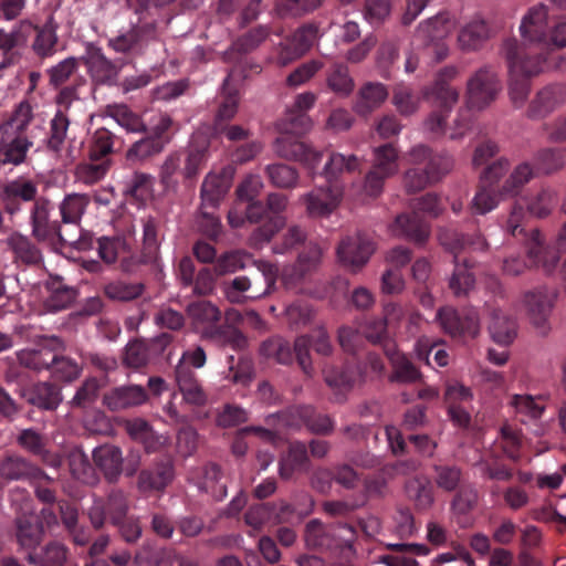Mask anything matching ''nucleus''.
I'll return each mask as SVG.
<instances>
[{
    "mask_svg": "<svg viewBox=\"0 0 566 566\" xmlns=\"http://www.w3.org/2000/svg\"><path fill=\"white\" fill-rule=\"evenodd\" d=\"M148 400L146 389L139 385L119 386L104 395V405L112 411L138 407Z\"/></svg>",
    "mask_w": 566,
    "mask_h": 566,
    "instance_id": "30",
    "label": "nucleus"
},
{
    "mask_svg": "<svg viewBox=\"0 0 566 566\" xmlns=\"http://www.w3.org/2000/svg\"><path fill=\"white\" fill-rule=\"evenodd\" d=\"M551 27L548 25V7L538 3L531 7L523 17L520 31L524 42L517 44L538 52L542 59L547 62V38Z\"/></svg>",
    "mask_w": 566,
    "mask_h": 566,
    "instance_id": "9",
    "label": "nucleus"
},
{
    "mask_svg": "<svg viewBox=\"0 0 566 566\" xmlns=\"http://www.w3.org/2000/svg\"><path fill=\"white\" fill-rule=\"evenodd\" d=\"M343 197L340 184L315 187L311 192L303 196V202L311 217H327L339 205Z\"/></svg>",
    "mask_w": 566,
    "mask_h": 566,
    "instance_id": "21",
    "label": "nucleus"
},
{
    "mask_svg": "<svg viewBox=\"0 0 566 566\" xmlns=\"http://www.w3.org/2000/svg\"><path fill=\"white\" fill-rule=\"evenodd\" d=\"M40 474L41 467L22 454L7 453L0 459V479L7 483L21 481L33 484Z\"/></svg>",
    "mask_w": 566,
    "mask_h": 566,
    "instance_id": "24",
    "label": "nucleus"
},
{
    "mask_svg": "<svg viewBox=\"0 0 566 566\" xmlns=\"http://www.w3.org/2000/svg\"><path fill=\"white\" fill-rule=\"evenodd\" d=\"M83 76L75 77L70 84L60 88L55 103L60 107L49 123V132L42 140L45 151L61 161L64 166L71 165L80 157L81 149L75 140L69 137L71 120L66 114L74 101L80 99L78 88L84 84Z\"/></svg>",
    "mask_w": 566,
    "mask_h": 566,
    "instance_id": "1",
    "label": "nucleus"
},
{
    "mask_svg": "<svg viewBox=\"0 0 566 566\" xmlns=\"http://www.w3.org/2000/svg\"><path fill=\"white\" fill-rule=\"evenodd\" d=\"M507 169L509 161L499 159L483 170L481 185L472 200V209L475 213L485 214L497 206L499 196L502 195L501 189H496L494 186Z\"/></svg>",
    "mask_w": 566,
    "mask_h": 566,
    "instance_id": "11",
    "label": "nucleus"
},
{
    "mask_svg": "<svg viewBox=\"0 0 566 566\" xmlns=\"http://www.w3.org/2000/svg\"><path fill=\"white\" fill-rule=\"evenodd\" d=\"M227 370L223 371L224 380L241 387H249L255 377L254 361L247 355L227 357Z\"/></svg>",
    "mask_w": 566,
    "mask_h": 566,
    "instance_id": "43",
    "label": "nucleus"
},
{
    "mask_svg": "<svg viewBox=\"0 0 566 566\" xmlns=\"http://www.w3.org/2000/svg\"><path fill=\"white\" fill-rule=\"evenodd\" d=\"M449 32L450 28L447 14L438 13L419 24L416 31V39L424 46H430L432 43L443 41Z\"/></svg>",
    "mask_w": 566,
    "mask_h": 566,
    "instance_id": "48",
    "label": "nucleus"
},
{
    "mask_svg": "<svg viewBox=\"0 0 566 566\" xmlns=\"http://www.w3.org/2000/svg\"><path fill=\"white\" fill-rule=\"evenodd\" d=\"M528 256L535 265H542L545 273H552L560 259V253L566 251V222L563 224L556 240V247L544 245L543 235L537 229L531 230L527 240Z\"/></svg>",
    "mask_w": 566,
    "mask_h": 566,
    "instance_id": "16",
    "label": "nucleus"
},
{
    "mask_svg": "<svg viewBox=\"0 0 566 566\" xmlns=\"http://www.w3.org/2000/svg\"><path fill=\"white\" fill-rule=\"evenodd\" d=\"M202 337L214 342L219 346H229L234 350L243 349L248 343L243 333L231 325L203 327Z\"/></svg>",
    "mask_w": 566,
    "mask_h": 566,
    "instance_id": "47",
    "label": "nucleus"
},
{
    "mask_svg": "<svg viewBox=\"0 0 566 566\" xmlns=\"http://www.w3.org/2000/svg\"><path fill=\"white\" fill-rule=\"evenodd\" d=\"M163 150L164 147L160 146L159 142L145 135L143 138L132 144L127 149L125 160L130 166L143 164L151 157L160 154Z\"/></svg>",
    "mask_w": 566,
    "mask_h": 566,
    "instance_id": "60",
    "label": "nucleus"
},
{
    "mask_svg": "<svg viewBox=\"0 0 566 566\" xmlns=\"http://www.w3.org/2000/svg\"><path fill=\"white\" fill-rule=\"evenodd\" d=\"M106 115L113 118L120 127L128 133H142L147 130L146 124L140 116L134 113L125 104H111L106 106Z\"/></svg>",
    "mask_w": 566,
    "mask_h": 566,
    "instance_id": "54",
    "label": "nucleus"
},
{
    "mask_svg": "<svg viewBox=\"0 0 566 566\" xmlns=\"http://www.w3.org/2000/svg\"><path fill=\"white\" fill-rule=\"evenodd\" d=\"M398 151L392 144L381 145L374 150V165L365 178L364 189L371 197L378 196L387 178L398 170Z\"/></svg>",
    "mask_w": 566,
    "mask_h": 566,
    "instance_id": "12",
    "label": "nucleus"
},
{
    "mask_svg": "<svg viewBox=\"0 0 566 566\" xmlns=\"http://www.w3.org/2000/svg\"><path fill=\"white\" fill-rule=\"evenodd\" d=\"M326 85L339 97L349 96L354 91L355 82L348 66L345 63H333L326 73Z\"/></svg>",
    "mask_w": 566,
    "mask_h": 566,
    "instance_id": "51",
    "label": "nucleus"
},
{
    "mask_svg": "<svg viewBox=\"0 0 566 566\" xmlns=\"http://www.w3.org/2000/svg\"><path fill=\"white\" fill-rule=\"evenodd\" d=\"M20 396L29 405L42 410H55L62 400L59 387L51 382H38L21 388Z\"/></svg>",
    "mask_w": 566,
    "mask_h": 566,
    "instance_id": "32",
    "label": "nucleus"
},
{
    "mask_svg": "<svg viewBox=\"0 0 566 566\" xmlns=\"http://www.w3.org/2000/svg\"><path fill=\"white\" fill-rule=\"evenodd\" d=\"M17 539L23 548H35L43 534V524L33 513L21 514L15 520Z\"/></svg>",
    "mask_w": 566,
    "mask_h": 566,
    "instance_id": "45",
    "label": "nucleus"
},
{
    "mask_svg": "<svg viewBox=\"0 0 566 566\" xmlns=\"http://www.w3.org/2000/svg\"><path fill=\"white\" fill-rule=\"evenodd\" d=\"M32 147L33 142L27 134L11 129L10 125H0V165L24 164Z\"/></svg>",
    "mask_w": 566,
    "mask_h": 566,
    "instance_id": "19",
    "label": "nucleus"
},
{
    "mask_svg": "<svg viewBox=\"0 0 566 566\" xmlns=\"http://www.w3.org/2000/svg\"><path fill=\"white\" fill-rule=\"evenodd\" d=\"M453 167L451 156L433 157L426 168H410L405 172L403 182L408 192H418L440 181Z\"/></svg>",
    "mask_w": 566,
    "mask_h": 566,
    "instance_id": "17",
    "label": "nucleus"
},
{
    "mask_svg": "<svg viewBox=\"0 0 566 566\" xmlns=\"http://www.w3.org/2000/svg\"><path fill=\"white\" fill-rule=\"evenodd\" d=\"M556 294L547 287H539L527 292L524 302L528 308V313L533 323L537 327H543L553 306Z\"/></svg>",
    "mask_w": 566,
    "mask_h": 566,
    "instance_id": "38",
    "label": "nucleus"
},
{
    "mask_svg": "<svg viewBox=\"0 0 566 566\" xmlns=\"http://www.w3.org/2000/svg\"><path fill=\"white\" fill-rule=\"evenodd\" d=\"M155 21L133 24L128 30L107 40V46L116 53L138 56L145 53L148 45L157 40Z\"/></svg>",
    "mask_w": 566,
    "mask_h": 566,
    "instance_id": "10",
    "label": "nucleus"
},
{
    "mask_svg": "<svg viewBox=\"0 0 566 566\" xmlns=\"http://www.w3.org/2000/svg\"><path fill=\"white\" fill-rule=\"evenodd\" d=\"M318 28L315 24H305L298 28L282 46L279 61L282 65L303 56L317 38Z\"/></svg>",
    "mask_w": 566,
    "mask_h": 566,
    "instance_id": "28",
    "label": "nucleus"
},
{
    "mask_svg": "<svg viewBox=\"0 0 566 566\" xmlns=\"http://www.w3.org/2000/svg\"><path fill=\"white\" fill-rule=\"evenodd\" d=\"M230 187L231 179L227 174H208L200 189L201 205L217 209Z\"/></svg>",
    "mask_w": 566,
    "mask_h": 566,
    "instance_id": "40",
    "label": "nucleus"
},
{
    "mask_svg": "<svg viewBox=\"0 0 566 566\" xmlns=\"http://www.w3.org/2000/svg\"><path fill=\"white\" fill-rule=\"evenodd\" d=\"M325 382L334 389L347 390L350 389L357 379L360 377V371L357 367L346 365L338 369L336 367L323 368Z\"/></svg>",
    "mask_w": 566,
    "mask_h": 566,
    "instance_id": "57",
    "label": "nucleus"
},
{
    "mask_svg": "<svg viewBox=\"0 0 566 566\" xmlns=\"http://www.w3.org/2000/svg\"><path fill=\"white\" fill-rule=\"evenodd\" d=\"M82 60L94 85L112 86L117 83L120 67L101 48L88 45Z\"/></svg>",
    "mask_w": 566,
    "mask_h": 566,
    "instance_id": "20",
    "label": "nucleus"
},
{
    "mask_svg": "<svg viewBox=\"0 0 566 566\" xmlns=\"http://www.w3.org/2000/svg\"><path fill=\"white\" fill-rule=\"evenodd\" d=\"M356 531L348 524L326 528L313 520L306 526V542L310 546L335 559H349L354 554Z\"/></svg>",
    "mask_w": 566,
    "mask_h": 566,
    "instance_id": "3",
    "label": "nucleus"
},
{
    "mask_svg": "<svg viewBox=\"0 0 566 566\" xmlns=\"http://www.w3.org/2000/svg\"><path fill=\"white\" fill-rule=\"evenodd\" d=\"M473 264L468 260L459 258L453 260V271L448 279V287L455 297L468 296L475 286V276L471 271Z\"/></svg>",
    "mask_w": 566,
    "mask_h": 566,
    "instance_id": "42",
    "label": "nucleus"
},
{
    "mask_svg": "<svg viewBox=\"0 0 566 566\" xmlns=\"http://www.w3.org/2000/svg\"><path fill=\"white\" fill-rule=\"evenodd\" d=\"M273 503L274 523H293L301 521L308 515L314 506L313 499L307 494H302L297 504H291L284 500Z\"/></svg>",
    "mask_w": 566,
    "mask_h": 566,
    "instance_id": "41",
    "label": "nucleus"
},
{
    "mask_svg": "<svg viewBox=\"0 0 566 566\" xmlns=\"http://www.w3.org/2000/svg\"><path fill=\"white\" fill-rule=\"evenodd\" d=\"M389 92L385 84L379 82L364 83L354 104V111L360 116H367L379 108L387 99Z\"/></svg>",
    "mask_w": 566,
    "mask_h": 566,
    "instance_id": "36",
    "label": "nucleus"
},
{
    "mask_svg": "<svg viewBox=\"0 0 566 566\" xmlns=\"http://www.w3.org/2000/svg\"><path fill=\"white\" fill-rule=\"evenodd\" d=\"M489 331L495 343L506 346L516 337V322L501 310H493Z\"/></svg>",
    "mask_w": 566,
    "mask_h": 566,
    "instance_id": "52",
    "label": "nucleus"
},
{
    "mask_svg": "<svg viewBox=\"0 0 566 566\" xmlns=\"http://www.w3.org/2000/svg\"><path fill=\"white\" fill-rule=\"evenodd\" d=\"M566 46V15L560 18L549 29L547 38V60L549 61L551 69L562 71L566 67V61L562 55H553L549 53L551 48H565Z\"/></svg>",
    "mask_w": 566,
    "mask_h": 566,
    "instance_id": "56",
    "label": "nucleus"
},
{
    "mask_svg": "<svg viewBox=\"0 0 566 566\" xmlns=\"http://www.w3.org/2000/svg\"><path fill=\"white\" fill-rule=\"evenodd\" d=\"M34 186L31 179L19 176L7 180L0 186V232H7L6 216L13 222L24 210V203L34 197Z\"/></svg>",
    "mask_w": 566,
    "mask_h": 566,
    "instance_id": "7",
    "label": "nucleus"
},
{
    "mask_svg": "<svg viewBox=\"0 0 566 566\" xmlns=\"http://www.w3.org/2000/svg\"><path fill=\"white\" fill-rule=\"evenodd\" d=\"M412 207L411 213H401L396 218L391 230L397 237L422 244L427 241L430 231L420 212L438 217L442 211L441 201L437 195L429 192L418 198Z\"/></svg>",
    "mask_w": 566,
    "mask_h": 566,
    "instance_id": "5",
    "label": "nucleus"
},
{
    "mask_svg": "<svg viewBox=\"0 0 566 566\" xmlns=\"http://www.w3.org/2000/svg\"><path fill=\"white\" fill-rule=\"evenodd\" d=\"M43 342L39 349H23L17 353V358L22 367L33 371L49 370L54 361V350L63 347V342L56 336H40Z\"/></svg>",
    "mask_w": 566,
    "mask_h": 566,
    "instance_id": "25",
    "label": "nucleus"
},
{
    "mask_svg": "<svg viewBox=\"0 0 566 566\" xmlns=\"http://www.w3.org/2000/svg\"><path fill=\"white\" fill-rule=\"evenodd\" d=\"M501 88V81L494 67L481 66L467 81L468 107L476 111L485 109L497 98Z\"/></svg>",
    "mask_w": 566,
    "mask_h": 566,
    "instance_id": "8",
    "label": "nucleus"
},
{
    "mask_svg": "<svg viewBox=\"0 0 566 566\" xmlns=\"http://www.w3.org/2000/svg\"><path fill=\"white\" fill-rule=\"evenodd\" d=\"M274 150L281 158L298 161L308 169L316 168L323 157L321 151L291 135L276 138Z\"/></svg>",
    "mask_w": 566,
    "mask_h": 566,
    "instance_id": "23",
    "label": "nucleus"
},
{
    "mask_svg": "<svg viewBox=\"0 0 566 566\" xmlns=\"http://www.w3.org/2000/svg\"><path fill=\"white\" fill-rule=\"evenodd\" d=\"M431 471L436 486L444 492H454L463 484L464 472L457 463L434 462L431 465Z\"/></svg>",
    "mask_w": 566,
    "mask_h": 566,
    "instance_id": "44",
    "label": "nucleus"
},
{
    "mask_svg": "<svg viewBox=\"0 0 566 566\" xmlns=\"http://www.w3.org/2000/svg\"><path fill=\"white\" fill-rule=\"evenodd\" d=\"M391 102L402 116L415 114L420 106V97L411 86L403 83L395 85Z\"/></svg>",
    "mask_w": 566,
    "mask_h": 566,
    "instance_id": "62",
    "label": "nucleus"
},
{
    "mask_svg": "<svg viewBox=\"0 0 566 566\" xmlns=\"http://www.w3.org/2000/svg\"><path fill=\"white\" fill-rule=\"evenodd\" d=\"M459 75V70L454 65L442 67L436 75L432 84L423 87L422 96L431 101L437 108L451 112L459 101V91L451 86V82Z\"/></svg>",
    "mask_w": 566,
    "mask_h": 566,
    "instance_id": "14",
    "label": "nucleus"
},
{
    "mask_svg": "<svg viewBox=\"0 0 566 566\" xmlns=\"http://www.w3.org/2000/svg\"><path fill=\"white\" fill-rule=\"evenodd\" d=\"M174 465L170 461L159 462L153 469L142 470L137 488L142 493L163 491L174 479Z\"/></svg>",
    "mask_w": 566,
    "mask_h": 566,
    "instance_id": "37",
    "label": "nucleus"
},
{
    "mask_svg": "<svg viewBox=\"0 0 566 566\" xmlns=\"http://www.w3.org/2000/svg\"><path fill=\"white\" fill-rule=\"evenodd\" d=\"M6 244L17 264L38 266L43 262L42 252L36 243L19 231L11 232L6 239Z\"/></svg>",
    "mask_w": 566,
    "mask_h": 566,
    "instance_id": "29",
    "label": "nucleus"
},
{
    "mask_svg": "<svg viewBox=\"0 0 566 566\" xmlns=\"http://www.w3.org/2000/svg\"><path fill=\"white\" fill-rule=\"evenodd\" d=\"M221 480L222 472L220 467L216 463H208L202 469L199 488L214 500L222 501L227 496V486Z\"/></svg>",
    "mask_w": 566,
    "mask_h": 566,
    "instance_id": "55",
    "label": "nucleus"
},
{
    "mask_svg": "<svg viewBox=\"0 0 566 566\" xmlns=\"http://www.w3.org/2000/svg\"><path fill=\"white\" fill-rule=\"evenodd\" d=\"M322 259V249L316 243H308L298 254L296 263L284 269L282 280L285 284L296 283L315 271Z\"/></svg>",
    "mask_w": 566,
    "mask_h": 566,
    "instance_id": "31",
    "label": "nucleus"
},
{
    "mask_svg": "<svg viewBox=\"0 0 566 566\" xmlns=\"http://www.w3.org/2000/svg\"><path fill=\"white\" fill-rule=\"evenodd\" d=\"M385 355L391 366L389 380L399 384H413L422 378L419 368L405 354L397 349L394 342L385 344Z\"/></svg>",
    "mask_w": 566,
    "mask_h": 566,
    "instance_id": "27",
    "label": "nucleus"
},
{
    "mask_svg": "<svg viewBox=\"0 0 566 566\" xmlns=\"http://www.w3.org/2000/svg\"><path fill=\"white\" fill-rule=\"evenodd\" d=\"M310 348L322 356H329L333 353V345L324 327H318L310 335L298 336L294 342L295 358L307 377H312L314 373Z\"/></svg>",
    "mask_w": 566,
    "mask_h": 566,
    "instance_id": "18",
    "label": "nucleus"
},
{
    "mask_svg": "<svg viewBox=\"0 0 566 566\" xmlns=\"http://www.w3.org/2000/svg\"><path fill=\"white\" fill-rule=\"evenodd\" d=\"M90 202L91 198L87 193L72 192L65 195L59 205L61 222L78 226Z\"/></svg>",
    "mask_w": 566,
    "mask_h": 566,
    "instance_id": "49",
    "label": "nucleus"
},
{
    "mask_svg": "<svg viewBox=\"0 0 566 566\" xmlns=\"http://www.w3.org/2000/svg\"><path fill=\"white\" fill-rule=\"evenodd\" d=\"M405 491L418 510H428L434 502V491L431 482L424 476H413L405 484Z\"/></svg>",
    "mask_w": 566,
    "mask_h": 566,
    "instance_id": "50",
    "label": "nucleus"
},
{
    "mask_svg": "<svg viewBox=\"0 0 566 566\" xmlns=\"http://www.w3.org/2000/svg\"><path fill=\"white\" fill-rule=\"evenodd\" d=\"M260 352L263 356L273 358L282 365L291 364L295 357L294 346L292 347L287 340L281 337H273L264 340L261 345Z\"/></svg>",
    "mask_w": 566,
    "mask_h": 566,
    "instance_id": "64",
    "label": "nucleus"
},
{
    "mask_svg": "<svg viewBox=\"0 0 566 566\" xmlns=\"http://www.w3.org/2000/svg\"><path fill=\"white\" fill-rule=\"evenodd\" d=\"M510 75V96L516 107L526 101L531 90V77L549 70L551 65L538 52L517 44L516 39H506L502 44Z\"/></svg>",
    "mask_w": 566,
    "mask_h": 566,
    "instance_id": "2",
    "label": "nucleus"
},
{
    "mask_svg": "<svg viewBox=\"0 0 566 566\" xmlns=\"http://www.w3.org/2000/svg\"><path fill=\"white\" fill-rule=\"evenodd\" d=\"M490 38V27L481 17L476 15L465 23L459 31L458 42L464 51H476Z\"/></svg>",
    "mask_w": 566,
    "mask_h": 566,
    "instance_id": "39",
    "label": "nucleus"
},
{
    "mask_svg": "<svg viewBox=\"0 0 566 566\" xmlns=\"http://www.w3.org/2000/svg\"><path fill=\"white\" fill-rule=\"evenodd\" d=\"M142 223L143 244L140 251V261L145 265L158 266L161 222L158 218L148 216L142 219Z\"/></svg>",
    "mask_w": 566,
    "mask_h": 566,
    "instance_id": "35",
    "label": "nucleus"
},
{
    "mask_svg": "<svg viewBox=\"0 0 566 566\" xmlns=\"http://www.w3.org/2000/svg\"><path fill=\"white\" fill-rule=\"evenodd\" d=\"M359 168V160L355 155L344 156L339 153H332L326 163L323 175L326 184H339V178L345 172H354Z\"/></svg>",
    "mask_w": 566,
    "mask_h": 566,
    "instance_id": "53",
    "label": "nucleus"
},
{
    "mask_svg": "<svg viewBox=\"0 0 566 566\" xmlns=\"http://www.w3.org/2000/svg\"><path fill=\"white\" fill-rule=\"evenodd\" d=\"M374 251V241L369 237L358 233L340 241L337 255L346 266L357 271L368 262Z\"/></svg>",
    "mask_w": 566,
    "mask_h": 566,
    "instance_id": "22",
    "label": "nucleus"
},
{
    "mask_svg": "<svg viewBox=\"0 0 566 566\" xmlns=\"http://www.w3.org/2000/svg\"><path fill=\"white\" fill-rule=\"evenodd\" d=\"M124 140L120 136L106 127L97 128L91 140L90 156L94 160H101L122 149Z\"/></svg>",
    "mask_w": 566,
    "mask_h": 566,
    "instance_id": "46",
    "label": "nucleus"
},
{
    "mask_svg": "<svg viewBox=\"0 0 566 566\" xmlns=\"http://www.w3.org/2000/svg\"><path fill=\"white\" fill-rule=\"evenodd\" d=\"M441 328L453 338H474L480 332V317L475 308L457 311L451 306L438 310L436 315Z\"/></svg>",
    "mask_w": 566,
    "mask_h": 566,
    "instance_id": "13",
    "label": "nucleus"
},
{
    "mask_svg": "<svg viewBox=\"0 0 566 566\" xmlns=\"http://www.w3.org/2000/svg\"><path fill=\"white\" fill-rule=\"evenodd\" d=\"M66 556V547L61 543L52 542L40 554L30 552L27 559L30 564L38 566H63Z\"/></svg>",
    "mask_w": 566,
    "mask_h": 566,
    "instance_id": "61",
    "label": "nucleus"
},
{
    "mask_svg": "<svg viewBox=\"0 0 566 566\" xmlns=\"http://www.w3.org/2000/svg\"><path fill=\"white\" fill-rule=\"evenodd\" d=\"M153 188V177L149 174L134 171L123 182V193L127 199L143 202L149 196Z\"/></svg>",
    "mask_w": 566,
    "mask_h": 566,
    "instance_id": "58",
    "label": "nucleus"
},
{
    "mask_svg": "<svg viewBox=\"0 0 566 566\" xmlns=\"http://www.w3.org/2000/svg\"><path fill=\"white\" fill-rule=\"evenodd\" d=\"M175 376L178 388L187 403L203 406L207 402V394L197 374L191 368L184 364H178L175 368Z\"/></svg>",
    "mask_w": 566,
    "mask_h": 566,
    "instance_id": "33",
    "label": "nucleus"
},
{
    "mask_svg": "<svg viewBox=\"0 0 566 566\" xmlns=\"http://www.w3.org/2000/svg\"><path fill=\"white\" fill-rule=\"evenodd\" d=\"M129 494L122 489L114 488L105 497H94L86 514L92 527L99 531L107 523L111 525L118 524L129 515Z\"/></svg>",
    "mask_w": 566,
    "mask_h": 566,
    "instance_id": "6",
    "label": "nucleus"
},
{
    "mask_svg": "<svg viewBox=\"0 0 566 566\" xmlns=\"http://www.w3.org/2000/svg\"><path fill=\"white\" fill-rule=\"evenodd\" d=\"M565 103L566 87L560 84L547 85L538 91L531 101L527 108V117L532 119L544 118Z\"/></svg>",
    "mask_w": 566,
    "mask_h": 566,
    "instance_id": "26",
    "label": "nucleus"
},
{
    "mask_svg": "<svg viewBox=\"0 0 566 566\" xmlns=\"http://www.w3.org/2000/svg\"><path fill=\"white\" fill-rule=\"evenodd\" d=\"M14 440L20 449L36 458L42 464L53 469L62 465V457L49 449V438L39 429L34 427L19 429Z\"/></svg>",
    "mask_w": 566,
    "mask_h": 566,
    "instance_id": "15",
    "label": "nucleus"
},
{
    "mask_svg": "<svg viewBox=\"0 0 566 566\" xmlns=\"http://www.w3.org/2000/svg\"><path fill=\"white\" fill-rule=\"evenodd\" d=\"M93 460L109 483H115L123 471L122 450L114 444H103L94 449Z\"/></svg>",
    "mask_w": 566,
    "mask_h": 566,
    "instance_id": "34",
    "label": "nucleus"
},
{
    "mask_svg": "<svg viewBox=\"0 0 566 566\" xmlns=\"http://www.w3.org/2000/svg\"><path fill=\"white\" fill-rule=\"evenodd\" d=\"M78 63L75 57H66L53 65L46 73L49 75V84L53 88H59L65 84H70L75 77H80L77 74Z\"/></svg>",
    "mask_w": 566,
    "mask_h": 566,
    "instance_id": "63",
    "label": "nucleus"
},
{
    "mask_svg": "<svg viewBox=\"0 0 566 566\" xmlns=\"http://www.w3.org/2000/svg\"><path fill=\"white\" fill-rule=\"evenodd\" d=\"M31 184L35 189L34 197L27 201V203H32L29 209L31 237L39 243L51 245L72 243L62 234V222L52 218L53 202L44 196H39V187L33 179H31Z\"/></svg>",
    "mask_w": 566,
    "mask_h": 566,
    "instance_id": "4",
    "label": "nucleus"
},
{
    "mask_svg": "<svg viewBox=\"0 0 566 566\" xmlns=\"http://www.w3.org/2000/svg\"><path fill=\"white\" fill-rule=\"evenodd\" d=\"M534 163L538 172L545 175L556 172L566 165V148L554 147L541 149L536 153Z\"/></svg>",
    "mask_w": 566,
    "mask_h": 566,
    "instance_id": "59",
    "label": "nucleus"
}]
</instances>
